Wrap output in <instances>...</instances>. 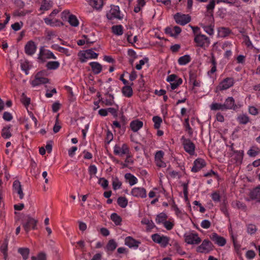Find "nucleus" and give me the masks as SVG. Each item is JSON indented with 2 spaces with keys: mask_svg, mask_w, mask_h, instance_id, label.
Instances as JSON below:
<instances>
[{
  "mask_svg": "<svg viewBox=\"0 0 260 260\" xmlns=\"http://www.w3.org/2000/svg\"><path fill=\"white\" fill-rule=\"evenodd\" d=\"M206 165V163L203 159L198 158L194 161L191 171L192 172L197 173L205 167Z\"/></svg>",
  "mask_w": 260,
  "mask_h": 260,
  "instance_id": "f3484780",
  "label": "nucleus"
},
{
  "mask_svg": "<svg viewBox=\"0 0 260 260\" xmlns=\"http://www.w3.org/2000/svg\"><path fill=\"white\" fill-rule=\"evenodd\" d=\"M223 106L225 110H236L238 107L235 104V100L233 97H228L225 100Z\"/></svg>",
  "mask_w": 260,
  "mask_h": 260,
  "instance_id": "aec40b11",
  "label": "nucleus"
},
{
  "mask_svg": "<svg viewBox=\"0 0 260 260\" xmlns=\"http://www.w3.org/2000/svg\"><path fill=\"white\" fill-rule=\"evenodd\" d=\"M255 255L256 254L253 250H249L246 252L245 254V256L247 258V259L251 260L255 257Z\"/></svg>",
  "mask_w": 260,
  "mask_h": 260,
  "instance_id": "13d9d810",
  "label": "nucleus"
},
{
  "mask_svg": "<svg viewBox=\"0 0 260 260\" xmlns=\"http://www.w3.org/2000/svg\"><path fill=\"white\" fill-rule=\"evenodd\" d=\"M249 156L254 157L260 153V148L256 145L252 146L247 152Z\"/></svg>",
  "mask_w": 260,
  "mask_h": 260,
  "instance_id": "b1692460",
  "label": "nucleus"
},
{
  "mask_svg": "<svg viewBox=\"0 0 260 260\" xmlns=\"http://www.w3.org/2000/svg\"><path fill=\"white\" fill-rule=\"evenodd\" d=\"M18 252L22 256L23 259L26 260L28 258L29 250L27 248H19Z\"/></svg>",
  "mask_w": 260,
  "mask_h": 260,
  "instance_id": "79ce46f5",
  "label": "nucleus"
},
{
  "mask_svg": "<svg viewBox=\"0 0 260 260\" xmlns=\"http://www.w3.org/2000/svg\"><path fill=\"white\" fill-rule=\"evenodd\" d=\"M117 244L114 240H110L107 244L106 248L108 251H113L117 247Z\"/></svg>",
  "mask_w": 260,
  "mask_h": 260,
  "instance_id": "ea45409f",
  "label": "nucleus"
},
{
  "mask_svg": "<svg viewBox=\"0 0 260 260\" xmlns=\"http://www.w3.org/2000/svg\"><path fill=\"white\" fill-rule=\"evenodd\" d=\"M114 153L115 155L122 156L123 155H128L130 154V149L128 145L126 143H123L121 146L119 144H116L114 148Z\"/></svg>",
  "mask_w": 260,
  "mask_h": 260,
  "instance_id": "0eeeda50",
  "label": "nucleus"
},
{
  "mask_svg": "<svg viewBox=\"0 0 260 260\" xmlns=\"http://www.w3.org/2000/svg\"><path fill=\"white\" fill-rule=\"evenodd\" d=\"M45 71H44L38 72L35 76V79L31 81L32 86L36 87L41 84L48 83L49 79L45 77Z\"/></svg>",
  "mask_w": 260,
  "mask_h": 260,
  "instance_id": "20e7f679",
  "label": "nucleus"
},
{
  "mask_svg": "<svg viewBox=\"0 0 260 260\" xmlns=\"http://www.w3.org/2000/svg\"><path fill=\"white\" fill-rule=\"evenodd\" d=\"M92 72L94 75L99 74L102 71V66L96 61H92L89 63Z\"/></svg>",
  "mask_w": 260,
  "mask_h": 260,
  "instance_id": "4be33fe9",
  "label": "nucleus"
},
{
  "mask_svg": "<svg viewBox=\"0 0 260 260\" xmlns=\"http://www.w3.org/2000/svg\"><path fill=\"white\" fill-rule=\"evenodd\" d=\"M167 217L168 216L166 213L161 212L156 216L155 218L156 222L157 224H160L161 223H164V222L167 220Z\"/></svg>",
  "mask_w": 260,
  "mask_h": 260,
  "instance_id": "f704fd0d",
  "label": "nucleus"
},
{
  "mask_svg": "<svg viewBox=\"0 0 260 260\" xmlns=\"http://www.w3.org/2000/svg\"><path fill=\"white\" fill-rule=\"evenodd\" d=\"M30 12L29 11H21L20 9L16 10L14 12V15L15 16H18V17H21V16H24L27 14L29 13Z\"/></svg>",
  "mask_w": 260,
  "mask_h": 260,
  "instance_id": "3c124183",
  "label": "nucleus"
},
{
  "mask_svg": "<svg viewBox=\"0 0 260 260\" xmlns=\"http://www.w3.org/2000/svg\"><path fill=\"white\" fill-rule=\"evenodd\" d=\"M107 0H90L89 5L96 10H101Z\"/></svg>",
  "mask_w": 260,
  "mask_h": 260,
  "instance_id": "5701e85b",
  "label": "nucleus"
},
{
  "mask_svg": "<svg viewBox=\"0 0 260 260\" xmlns=\"http://www.w3.org/2000/svg\"><path fill=\"white\" fill-rule=\"evenodd\" d=\"M182 79L181 78H179L175 81L170 83L171 89L174 90L176 89L182 83Z\"/></svg>",
  "mask_w": 260,
  "mask_h": 260,
  "instance_id": "8fccbe9b",
  "label": "nucleus"
},
{
  "mask_svg": "<svg viewBox=\"0 0 260 260\" xmlns=\"http://www.w3.org/2000/svg\"><path fill=\"white\" fill-rule=\"evenodd\" d=\"M121 182L118 180V178H116L113 181L112 185L114 190L119 189L121 187Z\"/></svg>",
  "mask_w": 260,
  "mask_h": 260,
  "instance_id": "4d7b16f0",
  "label": "nucleus"
},
{
  "mask_svg": "<svg viewBox=\"0 0 260 260\" xmlns=\"http://www.w3.org/2000/svg\"><path fill=\"white\" fill-rule=\"evenodd\" d=\"M237 120L240 124H246L249 121V118L247 115L243 114L238 116Z\"/></svg>",
  "mask_w": 260,
  "mask_h": 260,
  "instance_id": "e433bc0d",
  "label": "nucleus"
},
{
  "mask_svg": "<svg viewBox=\"0 0 260 260\" xmlns=\"http://www.w3.org/2000/svg\"><path fill=\"white\" fill-rule=\"evenodd\" d=\"M105 104L107 106H112L114 105V96L112 94H109L105 100L104 102Z\"/></svg>",
  "mask_w": 260,
  "mask_h": 260,
  "instance_id": "5fc2aeb1",
  "label": "nucleus"
},
{
  "mask_svg": "<svg viewBox=\"0 0 260 260\" xmlns=\"http://www.w3.org/2000/svg\"><path fill=\"white\" fill-rule=\"evenodd\" d=\"M216 3V0H212L207 5V13L208 15H213V10L215 8V4Z\"/></svg>",
  "mask_w": 260,
  "mask_h": 260,
  "instance_id": "7c9ffc66",
  "label": "nucleus"
},
{
  "mask_svg": "<svg viewBox=\"0 0 260 260\" xmlns=\"http://www.w3.org/2000/svg\"><path fill=\"white\" fill-rule=\"evenodd\" d=\"M174 18L175 22L181 25H185L191 20V18L188 15L182 14L180 13H177L174 16Z\"/></svg>",
  "mask_w": 260,
  "mask_h": 260,
  "instance_id": "9d476101",
  "label": "nucleus"
},
{
  "mask_svg": "<svg viewBox=\"0 0 260 260\" xmlns=\"http://www.w3.org/2000/svg\"><path fill=\"white\" fill-rule=\"evenodd\" d=\"M210 238L215 244L219 246H223L226 243L225 239L223 237L219 236L217 233H212L210 235Z\"/></svg>",
  "mask_w": 260,
  "mask_h": 260,
  "instance_id": "a211bd4d",
  "label": "nucleus"
},
{
  "mask_svg": "<svg viewBox=\"0 0 260 260\" xmlns=\"http://www.w3.org/2000/svg\"><path fill=\"white\" fill-rule=\"evenodd\" d=\"M116 108H107L108 113H110L111 114L113 117L116 118L118 116V106L116 105Z\"/></svg>",
  "mask_w": 260,
  "mask_h": 260,
  "instance_id": "09e8293b",
  "label": "nucleus"
},
{
  "mask_svg": "<svg viewBox=\"0 0 260 260\" xmlns=\"http://www.w3.org/2000/svg\"><path fill=\"white\" fill-rule=\"evenodd\" d=\"M70 15H71V14L69 11L64 10L61 14V18L63 21H68Z\"/></svg>",
  "mask_w": 260,
  "mask_h": 260,
  "instance_id": "052dcab7",
  "label": "nucleus"
},
{
  "mask_svg": "<svg viewBox=\"0 0 260 260\" xmlns=\"http://www.w3.org/2000/svg\"><path fill=\"white\" fill-rule=\"evenodd\" d=\"M111 219L116 225H121L122 218L116 213H113L111 215Z\"/></svg>",
  "mask_w": 260,
  "mask_h": 260,
  "instance_id": "c9c22d12",
  "label": "nucleus"
},
{
  "mask_svg": "<svg viewBox=\"0 0 260 260\" xmlns=\"http://www.w3.org/2000/svg\"><path fill=\"white\" fill-rule=\"evenodd\" d=\"M111 29L112 32L117 36H121L123 33V27L122 25H113Z\"/></svg>",
  "mask_w": 260,
  "mask_h": 260,
  "instance_id": "cd10ccee",
  "label": "nucleus"
},
{
  "mask_svg": "<svg viewBox=\"0 0 260 260\" xmlns=\"http://www.w3.org/2000/svg\"><path fill=\"white\" fill-rule=\"evenodd\" d=\"M124 244L130 248L137 249L141 244V242L135 239L131 236H128L125 238Z\"/></svg>",
  "mask_w": 260,
  "mask_h": 260,
  "instance_id": "dca6fc26",
  "label": "nucleus"
},
{
  "mask_svg": "<svg viewBox=\"0 0 260 260\" xmlns=\"http://www.w3.org/2000/svg\"><path fill=\"white\" fill-rule=\"evenodd\" d=\"M20 67L21 70L23 71L26 75H28L29 74V70L30 69L29 62L24 61L21 63L20 64Z\"/></svg>",
  "mask_w": 260,
  "mask_h": 260,
  "instance_id": "a18cd8bd",
  "label": "nucleus"
},
{
  "mask_svg": "<svg viewBox=\"0 0 260 260\" xmlns=\"http://www.w3.org/2000/svg\"><path fill=\"white\" fill-rule=\"evenodd\" d=\"M210 108L211 110L213 111H225L223 104L221 103H213L210 106Z\"/></svg>",
  "mask_w": 260,
  "mask_h": 260,
  "instance_id": "a19ab883",
  "label": "nucleus"
},
{
  "mask_svg": "<svg viewBox=\"0 0 260 260\" xmlns=\"http://www.w3.org/2000/svg\"><path fill=\"white\" fill-rule=\"evenodd\" d=\"M50 7L49 2L48 0H44L40 7L41 10H48Z\"/></svg>",
  "mask_w": 260,
  "mask_h": 260,
  "instance_id": "bf43d9fd",
  "label": "nucleus"
},
{
  "mask_svg": "<svg viewBox=\"0 0 260 260\" xmlns=\"http://www.w3.org/2000/svg\"><path fill=\"white\" fill-rule=\"evenodd\" d=\"M152 121L154 122V128L158 129L160 127L162 119L158 116H154L152 118Z\"/></svg>",
  "mask_w": 260,
  "mask_h": 260,
  "instance_id": "72a5a7b5",
  "label": "nucleus"
},
{
  "mask_svg": "<svg viewBox=\"0 0 260 260\" xmlns=\"http://www.w3.org/2000/svg\"><path fill=\"white\" fill-rule=\"evenodd\" d=\"M117 204L122 208H125L128 204V201L125 197H120L117 199Z\"/></svg>",
  "mask_w": 260,
  "mask_h": 260,
  "instance_id": "37998d69",
  "label": "nucleus"
},
{
  "mask_svg": "<svg viewBox=\"0 0 260 260\" xmlns=\"http://www.w3.org/2000/svg\"><path fill=\"white\" fill-rule=\"evenodd\" d=\"M38 221L34 218L28 217L26 221L23 223V228L25 231L28 233L31 230H35L37 229V224Z\"/></svg>",
  "mask_w": 260,
  "mask_h": 260,
  "instance_id": "9b49d317",
  "label": "nucleus"
},
{
  "mask_svg": "<svg viewBox=\"0 0 260 260\" xmlns=\"http://www.w3.org/2000/svg\"><path fill=\"white\" fill-rule=\"evenodd\" d=\"M257 229L255 225L249 224L247 225V232L250 235H253L255 233Z\"/></svg>",
  "mask_w": 260,
  "mask_h": 260,
  "instance_id": "49530a36",
  "label": "nucleus"
},
{
  "mask_svg": "<svg viewBox=\"0 0 260 260\" xmlns=\"http://www.w3.org/2000/svg\"><path fill=\"white\" fill-rule=\"evenodd\" d=\"M201 226L203 229H208L211 226V222L208 220H203L201 222Z\"/></svg>",
  "mask_w": 260,
  "mask_h": 260,
  "instance_id": "774afa93",
  "label": "nucleus"
},
{
  "mask_svg": "<svg viewBox=\"0 0 260 260\" xmlns=\"http://www.w3.org/2000/svg\"><path fill=\"white\" fill-rule=\"evenodd\" d=\"M56 58L57 57L50 50L45 49L44 47L40 48L38 55V60L39 63H43L47 59H56Z\"/></svg>",
  "mask_w": 260,
  "mask_h": 260,
  "instance_id": "f257e3e1",
  "label": "nucleus"
},
{
  "mask_svg": "<svg viewBox=\"0 0 260 260\" xmlns=\"http://www.w3.org/2000/svg\"><path fill=\"white\" fill-rule=\"evenodd\" d=\"M235 83L233 78L228 77L224 79L219 85V88L220 90H226L233 86Z\"/></svg>",
  "mask_w": 260,
  "mask_h": 260,
  "instance_id": "2eb2a0df",
  "label": "nucleus"
},
{
  "mask_svg": "<svg viewBox=\"0 0 260 260\" xmlns=\"http://www.w3.org/2000/svg\"><path fill=\"white\" fill-rule=\"evenodd\" d=\"M21 102L25 107H27L30 104V99L26 97L24 94L23 93L21 98Z\"/></svg>",
  "mask_w": 260,
  "mask_h": 260,
  "instance_id": "69168bd1",
  "label": "nucleus"
},
{
  "mask_svg": "<svg viewBox=\"0 0 260 260\" xmlns=\"http://www.w3.org/2000/svg\"><path fill=\"white\" fill-rule=\"evenodd\" d=\"M98 183L104 189H107L109 185L108 181L104 178H100Z\"/></svg>",
  "mask_w": 260,
  "mask_h": 260,
  "instance_id": "603ef678",
  "label": "nucleus"
},
{
  "mask_svg": "<svg viewBox=\"0 0 260 260\" xmlns=\"http://www.w3.org/2000/svg\"><path fill=\"white\" fill-rule=\"evenodd\" d=\"M251 198L260 200V186L254 188L250 193Z\"/></svg>",
  "mask_w": 260,
  "mask_h": 260,
  "instance_id": "58836bf2",
  "label": "nucleus"
},
{
  "mask_svg": "<svg viewBox=\"0 0 260 260\" xmlns=\"http://www.w3.org/2000/svg\"><path fill=\"white\" fill-rule=\"evenodd\" d=\"M37 48L35 43L33 41L30 40L25 44L24 51L27 55L32 56L36 53Z\"/></svg>",
  "mask_w": 260,
  "mask_h": 260,
  "instance_id": "4468645a",
  "label": "nucleus"
},
{
  "mask_svg": "<svg viewBox=\"0 0 260 260\" xmlns=\"http://www.w3.org/2000/svg\"><path fill=\"white\" fill-rule=\"evenodd\" d=\"M122 92L123 94L127 98H130L133 95V89L129 85H125L122 89Z\"/></svg>",
  "mask_w": 260,
  "mask_h": 260,
  "instance_id": "2f4dec72",
  "label": "nucleus"
},
{
  "mask_svg": "<svg viewBox=\"0 0 260 260\" xmlns=\"http://www.w3.org/2000/svg\"><path fill=\"white\" fill-rule=\"evenodd\" d=\"M213 27L214 26L211 24L209 25L203 26L204 30L210 36H212L214 34V30Z\"/></svg>",
  "mask_w": 260,
  "mask_h": 260,
  "instance_id": "de8ad7c7",
  "label": "nucleus"
},
{
  "mask_svg": "<svg viewBox=\"0 0 260 260\" xmlns=\"http://www.w3.org/2000/svg\"><path fill=\"white\" fill-rule=\"evenodd\" d=\"M131 129L134 132H137L139 129L142 128L143 122L138 119L132 121L129 124Z\"/></svg>",
  "mask_w": 260,
  "mask_h": 260,
  "instance_id": "412c9836",
  "label": "nucleus"
},
{
  "mask_svg": "<svg viewBox=\"0 0 260 260\" xmlns=\"http://www.w3.org/2000/svg\"><path fill=\"white\" fill-rule=\"evenodd\" d=\"M163 224L165 228L168 230H172L174 225L172 222L167 220L164 222Z\"/></svg>",
  "mask_w": 260,
  "mask_h": 260,
  "instance_id": "338daca9",
  "label": "nucleus"
},
{
  "mask_svg": "<svg viewBox=\"0 0 260 260\" xmlns=\"http://www.w3.org/2000/svg\"><path fill=\"white\" fill-rule=\"evenodd\" d=\"M212 244L207 239L204 240L201 245L197 248V251L200 253H207L212 249Z\"/></svg>",
  "mask_w": 260,
  "mask_h": 260,
  "instance_id": "ddd939ff",
  "label": "nucleus"
},
{
  "mask_svg": "<svg viewBox=\"0 0 260 260\" xmlns=\"http://www.w3.org/2000/svg\"><path fill=\"white\" fill-rule=\"evenodd\" d=\"M211 198L213 201L215 203H218L220 201V196L219 193L217 191L213 192L211 194Z\"/></svg>",
  "mask_w": 260,
  "mask_h": 260,
  "instance_id": "e2e57ef3",
  "label": "nucleus"
},
{
  "mask_svg": "<svg viewBox=\"0 0 260 260\" xmlns=\"http://www.w3.org/2000/svg\"><path fill=\"white\" fill-rule=\"evenodd\" d=\"M141 223L142 224L146 225L148 230H152L155 227V225L153 221L146 218H144L142 219Z\"/></svg>",
  "mask_w": 260,
  "mask_h": 260,
  "instance_id": "473e14b6",
  "label": "nucleus"
},
{
  "mask_svg": "<svg viewBox=\"0 0 260 260\" xmlns=\"http://www.w3.org/2000/svg\"><path fill=\"white\" fill-rule=\"evenodd\" d=\"M233 144L231 146V150L233 151L231 155L232 159H233L234 162L237 165L241 164L243 158V150H235L233 147Z\"/></svg>",
  "mask_w": 260,
  "mask_h": 260,
  "instance_id": "1a4fd4ad",
  "label": "nucleus"
},
{
  "mask_svg": "<svg viewBox=\"0 0 260 260\" xmlns=\"http://www.w3.org/2000/svg\"><path fill=\"white\" fill-rule=\"evenodd\" d=\"M60 67V62L58 61H49L46 64L48 70H56Z\"/></svg>",
  "mask_w": 260,
  "mask_h": 260,
  "instance_id": "bb28decb",
  "label": "nucleus"
},
{
  "mask_svg": "<svg viewBox=\"0 0 260 260\" xmlns=\"http://www.w3.org/2000/svg\"><path fill=\"white\" fill-rule=\"evenodd\" d=\"M211 62L212 64L210 70L208 72V75L210 76L216 71V62L214 57H212Z\"/></svg>",
  "mask_w": 260,
  "mask_h": 260,
  "instance_id": "c03bdc74",
  "label": "nucleus"
},
{
  "mask_svg": "<svg viewBox=\"0 0 260 260\" xmlns=\"http://www.w3.org/2000/svg\"><path fill=\"white\" fill-rule=\"evenodd\" d=\"M244 42L247 47L253 48V46L252 42L251 41L249 36L247 35L244 36Z\"/></svg>",
  "mask_w": 260,
  "mask_h": 260,
  "instance_id": "0e129e2a",
  "label": "nucleus"
},
{
  "mask_svg": "<svg viewBox=\"0 0 260 260\" xmlns=\"http://www.w3.org/2000/svg\"><path fill=\"white\" fill-rule=\"evenodd\" d=\"M98 172L96 167L94 165H90L88 168V172L91 177L95 175Z\"/></svg>",
  "mask_w": 260,
  "mask_h": 260,
  "instance_id": "864d4df0",
  "label": "nucleus"
},
{
  "mask_svg": "<svg viewBox=\"0 0 260 260\" xmlns=\"http://www.w3.org/2000/svg\"><path fill=\"white\" fill-rule=\"evenodd\" d=\"M148 61V59L147 57H145L143 59L140 60L139 61V63L137 64L136 66V69L138 70H141L142 68V66Z\"/></svg>",
  "mask_w": 260,
  "mask_h": 260,
  "instance_id": "680f3d73",
  "label": "nucleus"
},
{
  "mask_svg": "<svg viewBox=\"0 0 260 260\" xmlns=\"http://www.w3.org/2000/svg\"><path fill=\"white\" fill-rule=\"evenodd\" d=\"M191 61V57L189 55H185L181 56L178 59V63L179 65L184 66Z\"/></svg>",
  "mask_w": 260,
  "mask_h": 260,
  "instance_id": "c85d7f7f",
  "label": "nucleus"
},
{
  "mask_svg": "<svg viewBox=\"0 0 260 260\" xmlns=\"http://www.w3.org/2000/svg\"><path fill=\"white\" fill-rule=\"evenodd\" d=\"M231 33V30L228 27H221L218 29V35L221 38H225Z\"/></svg>",
  "mask_w": 260,
  "mask_h": 260,
  "instance_id": "393cba45",
  "label": "nucleus"
},
{
  "mask_svg": "<svg viewBox=\"0 0 260 260\" xmlns=\"http://www.w3.org/2000/svg\"><path fill=\"white\" fill-rule=\"evenodd\" d=\"M181 140L185 151L190 155H193L195 150L194 143L190 139H186L184 137H182Z\"/></svg>",
  "mask_w": 260,
  "mask_h": 260,
  "instance_id": "6e6552de",
  "label": "nucleus"
},
{
  "mask_svg": "<svg viewBox=\"0 0 260 260\" xmlns=\"http://www.w3.org/2000/svg\"><path fill=\"white\" fill-rule=\"evenodd\" d=\"M120 11L119 6H112L110 10L107 14V17L109 20H113L115 18L120 19Z\"/></svg>",
  "mask_w": 260,
  "mask_h": 260,
  "instance_id": "f8f14e48",
  "label": "nucleus"
},
{
  "mask_svg": "<svg viewBox=\"0 0 260 260\" xmlns=\"http://www.w3.org/2000/svg\"><path fill=\"white\" fill-rule=\"evenodd\" d=\"M185 242L188 244H199L201 242V239L199 237L198 233L192 232L184 235Z\"/></svg>",
  "mask_w": 260,
  "mask_h": 260,
  "instance_id": "423d86ee",
  "label": "nucleus"
},
{
  "mask_svg": "<svg viewBox=\"0 0 260 260\" xmlns=\"http://www.w3.org/2000/svg\"><path fill=\"white\" fill-rule=\"evenodd\" d=\"M125 179L128 181L129 185L133 186L138 183V179L131 173H126L124 175Z\"/></svg>",
  "mask_w": 260,
  "mask_h": 260,
  "instance_id": "a878e982",
  "label": "nucleus"
},
{
  "mask_svg": "<svg viewBox=\"0 0 260 260\" xmlns=\"http://www.w3.org/2000/svg\"><path fill=\"white\" fill-rule=\"evenodd\" d=\"M11 126H7L3 127L2 131V136L6 139H9L11 136Z\"/></svg>",
  "mask_w": 260,
  "mask_h": 260,
  "instance_id": "c756f323",
  "label": "nucleus"
},
{
  "mask_svg": "<svg viewBox=\"0 0 260 260\" xmlns=\"http://www.w3.org/2000/svg\"><path fill=\"white\" fill-rule=\"evenodd\" d=\"M68 21L71 26L74 27L78 26L79 24V20H78L77 17L73 14L70 15Z\"/></svg>",
  "mask_w": 260,
  "mask_h": 260,
  "instance_id": "4c0bfd02",
  "label": "nucleus"
},
{
  "mask_svg": "<svg viewBox=\"0 0 260 260\" xmlns=\"http://www.w3.org/2000/svg\"><path fill=\"white\" fill-rule=\"evenodd\" d=\"M131 194L135 197L145 198L146 197V190L143 187H136L132 189Z\"/></svg>",
  "mask_w": 260,
  "mask_h": 260,
  "instance_id": "6ab92c4d",
  "label": "nucleus"
},
{
  "mask_svg": "<svg viewBox=\"0 0 260 260\" xmlns=\"http://www.w3.org/2000/svg\"><path fill=\"white\" fill-rule=\"evenodd\" d=\"M98 55L93 51V49H87L85 52L81 51L78 53L80 60L82 63L86 62L88 59H96Z\"/></svg>",
  "mask_w": 260,
  "mask_h": 260,
  "instance_id": "39448f33",
  "label": "nucleus"
},
{
  "mask_svg": "<svg viewBox=\"0 0 260 260\" xmlns=\"http://www.w3.org/2000/svg\"><path fill=\"white\" fill-rule=\"evenodd\" d=\"M165 155V153L162 150H158L157 151L154 155V161L160 160V159H163Z\"/></svg>",
  "mask_w": 260,
  "mask_h": 260,
  "instance_id": "6e6d98bb",
  "label": "nucleus"
},
{
  "mask_svg": "<svg viewBox=\"0 0 260 260\" xmlns=\"http://www.w3.org/2000/svg\"><path fill=\"white\" fill-rule=\"evenodd\" d=\"M152 241L162 247H166L169 244L170 238L166 236L158 233L152 234L151 236Z\"/></svg>",
  "mask_w": 260,
  "mask_h": 260,
  "instance_id": "f03ea898",
  "label": "nucleus"
},
{
  "mask_svg": "<svg viewBox=\"0 0 260 260\" xmlns=\"http://www.w3.org/2000/svg\"><path fill=\"white\" fill-rule=\"evenodd\" d=\"M194 42L197 46L202 48L208 47L210 44V39L202 34L197 35L194 37Z\"/></svg>",
  "mask_w": 260,
  "mask_h": 260,
  "instance_id": "7ed1b4c3",
  "label": "nucleus"
}]
</instances>
